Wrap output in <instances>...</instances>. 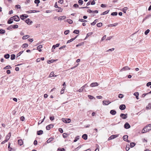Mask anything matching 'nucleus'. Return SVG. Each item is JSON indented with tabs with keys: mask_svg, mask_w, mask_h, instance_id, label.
<instances>
[{
	"mask_svg": "<svg viewBox=\"0 0 151 151\" xmlns=\"http://www.w3.org/2000/svg\"><path fill=\"white\" fill-rule=\"evenodd\" d=\"M151 130V124L147 125L142 129V133H145L150 130Z\"/></svg>",
	"mask_w": 151,
	"mask_h": 151,
	"instance_id": "f257e3e1",
	"label": "nucleus"
},
{
	"mask_svg": "<svg viewBox=\"0 0 151 151\" xmlns=\"http://www.w3.org/2000/svg\"><path fill=\"white\" fill-rule=\"evenodd\" d=\"M62 120L64 122L66 123H69L71 122V120L70 119L62 118Z\"/></svg>",
	"mask_w": 151,
	"mask_h": 151,
	"instance_id": "f03ea898",
	"label": "nucleus"
},
{
	"mask_svg": "<svg viewBox=\"0 0 151 151\" xmlns=\"http://www.w3.org/2000/svg\"><path fill=\"white\" fill-rule=\"evenodd\" d=\"M28 17V16L27 14H22L20 16V17L21 19L22 20H24L25 18H27Z\"/></svg>",
	"mask_w": 151,
	"mask_h": 151,
	"instance_id": "7ed1b4c3",
	"label": "nucleus"
},
{
	"mask_svg": "<svg viewBox=\"0 0 151 151\" xmlns=\"http://www.w3.org/2000/svg\"><path fill=\"white\" fill-rule=\"evenodd\" d=\"M118 137V135H111L109 139L108 140H110L111 139H114Z\"/></svg>",
	"mask_w": 151,
	"mask_h": 151,
	"instance_id": "20e7f679",
	"label": "nucleus"
},
{
	"mask_svg": "<svg viewBox=\"0 0 151 151\" xmlns=\"http://www.w3.org/2000/svg\"><path fill=\"white\" fill-rule=\"evenodd\" d=\"M120 116L123 119H125L127 118V114H121L120 115Z\"/></svg>",
	"mask_w": 151,
	"mask_h": 151,
	"instance_id": "39448f33",
	"label": "nucleus"
},
{
	"mask_svg": "<svg viewBox=\"0 0 151 151\" xmlns=\"http://www.w3.org/2000/svg\"><path fill=\"white\" fill-rule=\"evenodd\" d=\"M124 127L126 129H128L130 127V126L128 122L125 123L124 125Z\"/></svg>",
	"mask_w": 151,
	"mask_h": 151,
	"instance_id": "423d86ee",
	"label": "nucleus"
},
{
	"mask_svg": "<svg viewBox=\"0 0 151 151\" xmlns=\"http://www.w3.org/2000/svg\"><path fill=\"white\" fill-rule=\"evenodd\" d=\"M111 102L109 101L104 100L103 101V104L104 105H107L110 104Z\"/></svg>",
	"mask_w": 151,
	"mask_h": 151,
	"instance_id": "0eeeda50",
	"label": "nucleus"
},
{
	"mask_svg": "<svg viewBox=\"0 0 151 151\" xmlns=\"http://www.w3.org/2000/svg\"><path fill=\"white\" fill-rule=\"evenodd\" d=\"M13 17V20L16 21H18L20 20L19 17L17 15L14 16Z\"/></svg>",
	"mask_w": 151,
	"mask_h": 151,
	"instance_id": "6e6552de",
	"label": "nucleus"
},
{
	"mask_svg": "<svg viewBox=\"0 0 151 151\" xmlns=\"http://www.w3.org/2000/svg\"><path fill=\"white\" fill-rule=\"evenodd\" d=\"M130 68H129L128 66H125L123 67L121 70H120V71H125L128 70H130Z\"/></svg>",
	"mask_w": 151,
	"mask_h": 151,
	"instance_id": "1a4fd4ad",
	"label": "nucleus"
},
{
	"mask_svg": "<svg viewBox=\"0 0 151 151\" xmlns=\"http://www.w3.org/2000/svg\"><path fill=\"white\" fill-rule=\"evenodd\" d=\"M26 23L27 24H28L30 25L32 23V22L29 19H27L25 21Z\"/></svg>",
	"mask_w": 151,
	"mask_h": 151,
	"instance_id": "9d476101",
	"label": "nucleus"
},
{
	"mask_svg": "<svg viewBox=\"0 0 151 151\" xmlns=\"http://www.w3.org/2000/svg\"><path fill=\"white\" fill-rule=\"evenodd\" d=\"M119 108L121 110H124L126 109V106L124 104H122L120 106Z\"/></svg>",
	"mask_w": 151,
	"mask_h": 151,
	"instance_id": "9b49d317",
	"label": "nucleus"
},
{
	"mask_svg": "<svg viewBox=\"0 0 151 151\" xmlns=\"http://www.w3.org/2000/svg\"><path fill=\"white\" fill-rule=\"evenodd\" d=\"M99 85V84L97 82L92 83L90 85V86L91 87H93L94 86H97Z\"/></svg>",
	"mask_w": 151,
	"mask_h": 151,
	"instance_id": "f8f14e48",
	"label": "nucleus"
},
{
	"mask_svg": "<svg viewBox=\"0 0 151 151\" xmlns=\"http://www.w3.org/2000/svg\"><path fill=\"white\" fill-rule=\"evenodd\" d=\"M53 125L52 124H50L46 127V129L47 130H49L51 128L53 127Z\"/></svg>",
	"mask_w": 151,
	"mask_h": 151,
	"instance_id": "ddd939ff",
	"label": "nucleus"
},
{
	"mask_svg": "<svg viewBox=\"0 0 151 151\" xmlns=\"http://www.w3.org/2000/svg\"><path fill=\"white\" fill-rule=\"evenodd\" d=\"M78 36V35H77L75 37L72 38V39H70V40L67 41V43H69L70 42H71L73 41L74 40H75L76 39L77 37Z\"/></svg>",
	"mask_w": 151,
	"mask_h": 151,
	"instance_id": "4468645a",
	"label": "nucleus"
},
{
	"mask_svg": "<svg viewBox=\"0 0 151 151\" xmlns=\"http://www.w3.org/2000/svg\"><path fill=\"white\" fill-rule=\"evenodd\" d=\"M13 17H11L9 19L7 23L9 24H11L13 22Z\"/></svg>",
	"mask_w": 151,
	"mask_h": 151,
	"instance_id": "2eb2a0df",
	"label": "nucleus"
},
{
	"mask_svg": "<svg viewBox=\"0 0 151 151\" xmlns=\"http://www.w3.org/2000/svg\"><path fill=\"white\" fill-rule=\"evenodd\" d=\"M11 136V133L9 132L7 135L6 137V140L7 141L8 140L10 139V137Z\"/></svg>",
	"mask_w": 151,
	"mask_h": 151,
	"instance_id": "dca6fc26",
	"label": "nucleus"
},
{
	"mask_svg": "<svg viewBox=\"0 0 151 151\" xmlns=\"http://www.w3.org/2000/svg\"><path fill=\"white\" fill-rule=\"evenodd\" d=\"M18 143L20 146L22 145L23 143V141L21 139H19L18 141Z\"/></svg>",
	"mask_w": 151,
	"mask_h": 151,
	"instance_id": "f3484780",
	"label": "nucleus"
},
{
	"mask_svg": "<svg viewBox=\"0 0 151 151\" xmlns=\"http://www.w3.org/2000/svg\"><path fill=\"white\" fill-rule=\"evenodd\" d=\"M86 85L87 84L84 85L79 89L78 91L80 92H82L83 91V89L86 86Z\"/></svg>",
	"mask_w": 151,
	"mask_h": 151,
	"instance_id": "a211bd4d",
	"label": "nucleus"
},
{
	"mask_svg": "<svg viewBox=\"0 0 151 151\" xmlns=\"http://www.w3.org/2000/svg\"><path fill=\"white\" fill-rule=\"evenodd\" d=\"M116 113V112L114 110H111L110 111V113L112 115H115Z\"/></svg>",
	"mask_w": 151,
	"mask_h": 151,
	"instance_id": "6ab92c4d",
	"label": "nucleus"
},
{
	"mask_svg": "<svg viewBox=\"0 0 151 151\" xmlns=\"http://www.w3.org/2000/svg\"><path fill=\"white\" fill-rule=\"evenodd\" d=\"M82 138L84 140H86L88 138L87 135L86 134H83L82 136Z\"/></svg>",
	"mask_w": 151,
	"mask_h": 151,
	"instance_id": "aec40b11",
	"label": "nucleus"
},
{
	"mask_svg": "<svg viewBox=\"0 0 151 151\" xmlns=\"http://www.w3.org/2000/svg\"><path fill=\"white\" fill-rule=\"evenodd\" d=\"M151 17V14H149L146 16L143 19L142 22L146 20L147 19L149 18L150 17Z\"/></svg>",
	"mask_w": 151,
	"mask_h": 151,
	"instance_id": "412c9836",
	"label": "nucleus"
},
{
	"mask_svg": "<svg viewBox=\"0 0 151 151\" xmlns=\"http://www.w3.org/2000/svg\"><path fill=\"white\" fill-rule=\"evenodd\" d=\"M66 18V17L65 16H60L58 18V19L59 20H62Z\"/></svg>",
	"mask_w": 151,
	"mask_h": 151,
	"instance_id": "4be33fe9",
	"label": "nucleus"
},
{
	"mask_svg": "<svg viewBox=\"0 0 151 151\" xmlns=\"http://www.w3.org/2000/svg\"><path fill=\"white\" fill-rule=\"evenodd\" d=\"M42 47V45H40L38 46L37 47V50H38L39 52H41L42 50L41 49Z\"/></svg>",
	"mask_w": 151,
	"mask_h": 151,
	"instance_id": "5701e85b",
	"label": "nucleus"
},
{
	"mask_svg": "<svg viewBox=\"0 0 151 151\" xmlns=\"http://www.w3.org/2000/svg\"><path fill=\"white\" fill-rule=\"evenodd\" d=\"M146 109L147 110L151 109V103L148 104V106L146 107Z\"/></svg>",
	"mask_w": 151,
	"mask_h": 151,
	"instance_id": "b1692460",
	"label": "nucleus"
},
{
	"mask_svg": "<svg viewBox=\"0 0 151 151\" xmlns=\"http://www.w3.org/2000/svg\"><path fill=\"white\" fill-rule=\"evenodd\" d=\"M65 22H67L69 24H71L73 23V21L70 19H67L66 20H65Z\"/></svg>",
	"mask_w": 151,
	"mask_h": 151,
	"instance_id": "393cba45",
	"label": "nucleus"
},
{
	"mask_svg": "<svg viewBox=\"0 0 151 151\" xmlns=\"http://www.w3.org/2000/svg\"><path fill=\"white\" fill-rule=\"evenodd\" d=\"M128 136L127 135H125L123 137V139L124 141L127 140L128 138Z\"/></svg>",
	"mask_w": 151,
	"mask_h": 151,
	"instance_id": "a878e982",
	"label": "nucleus"
},
{
	"mask_svg": "<svg viewBox=\"0 0 151 151\" xmlns=\"http://www.w3.org/2000/svg\"><path fill=\"white\" fill-rule=\"evenodd\" d=\"M43 133V131L42 130H40L37 131V134L38 135H40L42 134Z\"/></svg>",
	"mask_w": 151,
	"mask_h": 151,
	"instance_id": "bb28decb",
	"label": "nucleus"
},
{
	"mask_svg": "<svg viewBox=\"0 0 151 151\" xmlns=\"http://www.w3.org/2000/svg\"><path fill=\"white\" fill-rule=\"evenodd\" d=\"M54 138L53 137H51L49 138L47 141V143L50 142L51 141H52L53 139Z\"/></svg>",
	"mask_w": 151,
	"mask_h": 151,
	"instance_id": "cd10ccee",
	"label": "nucleus"
},
{
	"mask_svg": "<svg viewBox=\"0 0 151 151\" xmlns=\"http://www.w3.org/2000/svg\"><path fill=\"white\" fill-rule=\"evenodd\" d=\"M4 57L5 58L7 59L9 58L10 55L9 54L7 53L5 54L4 55Z\"/></svg>",
	"mask_w": 151,
	"mask_h": 151,
	"instance_id": "c85d7f7f",
	"label": "nucleus"
},
{
	"mask_svg": "<svg viewBox=\"0 0 151 151\" xmlns=\"http://www.w3.org/2000/svg\"><path fill=\"white\" fill-rule=\"evenodd\" d=\"M109 10H107L103 12L102 13L101 15H105V14H107L109 12Z\"/></svg>",
	"mask_w": 151,
	"mask_h": 151,
	"instance_id": "c756f323",
	"label": "nucleus"
},
{
	"mask_svg": "<svg viewBox=\"0 0 151 151\" xmlns=\"http://www.w3.org/2000/svg\"><path fill=\"white\" fill-rule=\"evenodd\" d=\"M15 55L14 54H12L11 55V59L12 60H13L15 58Z\"/></svg>",
	"mask_w": 151,
	"mask_h": 151,
	"instance_id": "7c9ffc66",
	"label": "nucleus"
},
{
	"mask_svg": "<svg viewBox=\"0 0 151 151\" xmlns=\"http://www.w3.org/2000/svg\"><path fill=\"white\" fill-rule=\"evenodd\" d=\"M29 37V35H26L25 36H24L22 37V39L23 40H25L26 39H27Z\"/></svg>",
	"mask_w": 151,
	"mask_h": 151,
	"instance_id": "2f4dec72",
	"label": "nucleus"
},
{
	"mask_svg": "<svg viewBox=\"0 0 151 151\" xmlns=\"http://www.w3.org/2000/svg\"><path fill=\"white\" fill-rule=\"evenodd\" d=\"M28 46V45L27 43H24L22 45V47L23 48L27 47Z\"/></svg>",
	"mask_w": 151,
	"mask_h": 151,
	"instance_id": "473e14b6",
	"label": "nucleus"
},
{
	"mask_svg": "<svg viewBox=\"0 0 151 151\" xmlns=\"http://www.w3.org/2000/svg\"><path fill=\"white\" fill-rule=\"evenodd\" d=\"M40 0H35L34 2L35 4H37V6H38V4L40 3Z\"/></svg>",
	"mask_w": 151,
	"mask_h": 151,
	"instance_id": "72a5a7b5",
	"label": "nucleus"
},
{
	"mask_svg": "<svg viewBox=\"0 0 151 151\" xmlns=\"http://www.w3.org/2000/svg\"><path fill=\"white\" fill-rule=\"evenodd\" d=\"M136 145V143L134 142H131L130 144V147H133Z\"/></svg>",
	"mask_w": 151,
	"mask_h": 151,
	"instance_id": "f704fd0d",
	"label": "nucleus"
},
{
	"mask_svg": "<svg viewBox=\"0 0 151 151\" xmlns=\"http://www.w3.org/2000/svg\"><path fill=\"white\" fill-rule=\"evenodd\" d=\"M97 21H98L97 19H95L93 22L91 23V25H94L96 24V23L97 22Z\"/></svg>",
	"mask_w": 151,
	"mask_h": 151,
	"instance_id": "c9c22d12",
	"label": "nucleus"
},
{
	"mask_svg": "<svg viewBox=\"0 0 151 151\" xmlns=\"http://www.w3.org/2000/svg\"><path fill=\"white\" fill-rule=\"evenodd\" d=\"M92 34V32H89L87 34L85 39L87 38Z\"/></svg>",
	"mask_w": 151,
	"mask_h": 151,
	"instance_id": "e433bc0d",
	"label": "nucleus"
},
{
	"mask_svg": "<svg viewBox=\"0 0 151 151\" xmlns=\"http://www.w3.org/2000/svg\"><path fill=\"white\" fill-rule=\"evenodd\" d=\"M5 32V31L4 29H0V34H4Z\"/></svg>",
	"mask_w": 151,
	"mask_h": 151,
	"instance_id": "4c0bfd02",
	"label": "nucleus"
},
{
	"mask_svg": "<svg viewBox=\"0 0 151 151\" xmlns=\"http://www.w3.org/2000/svg\"><path fill=\"white\" fill-rule=\"evenodd\" d=\"M65 87L64 86L63 87V88H62V89H61V91H60V93L61 94H62L64 93V91L65 89Z\"/></svg>",
	"mask_w": 151,
	"mask_h": 151,
	"instance_id": "58836bf2",
	"label": "nucleus"
},
{
	"mask_svg": "<svg viewBox=\"0 0 151 151\" xmlns=\"http://www.w3.org/2000/svg\"><path fill=\"white\" fill-rule=\"evenodd\" d=\"M128 8L127 7H124L123 9V12L125 13L126 11L127 10Z\"/></svg>",
	"mask_w": 151,
	"mask_h": 151,
	"instance_id": "ea45409f",
	"label": "nucleus"
},
{
	"mask_svg": "<svg viewBox=\"0 0 151 151\" xmlns=\"http://www.w3.org/2000/svg\"><path fill=\"white\" fill-rule=\"evenodd\" d=\"M96 25L98 27H100L102 26V23L101 22L98 23Z\"/></svg>",
	"mask_w": 151,
	"mask_h": 151,
	"instance_id": "a19ab883",
	"label": "nucleus"
},
{
	"mask_svg": "<svg viewBox=\"0 0 151 151\" xmlns=\"http://www.w3.org/2000/svg\"><path fill=\"white\" fill-rule=\"evenodd\" d=\"M79 30H77V29L75 30L73 32V33H74L77 34H79Z\"/></svg>",
	"mask_w": 151,
	"mask_h": 151,
	"instance_id": "79ce46f5",
	"label": "nucleus"
},
{
	"mask_svg": "<svg viewBox=\"0 0 151 151\" xmlns=\"http://www.w3.org/2000/svg\"><path fill=\"white\" fill-rule=\"evenodd\" d=\"M58 9H57L56 11L58 12H62L63 11V9L60 8V7H59L58 8Z\"/></svg>",
	"mask_w": 151,
	"mask_h": 151,
	"instance_id": "37998d69",
	"label": "nucleus"
},
{
	"mask_svg": "<svg viewBox=\"0 0 151 151\" xmlns=\"http://www.w3.org/2000/svg\"><path fill=\"white\" fill-rule=\"evenodd\" d=\"M24 51H21L20 52H19L17 55V57H18L19 56H20V55Z\"/></svg>",
	"mask_w": 151,
	"mask_h": 151,
	"instance_id": "c03bdc74",
	"label": "nucleus"
},
{
	"mask_svg": "<svg viewBox=\"0 0 151 151\" xmlns=\"http://www.w3.org/2000/svg\"><path fill=\"white\" fill-rule=\"evenodd\" d=\"M12 67H11L10 65H7L4 68V69H11V68Z\"/></svg>",
	"mask_w": 151,
	"mask_h": 151,
	"instance_id": "a18cd8bd",
	"label": "nucleus"
},
{
	"mask_svg": "<svg viewBox=\"0 0 151 151\" xmlns=\"http://www.w3.org/2000/svg\"><path fill=\"white\" fill-rule=\"evenodd\" d=\"M83 44H84V42H81L80 43H79V44L77 45H76V47H79V46H81V45H83Z\"/></svg>",
	"mask_w": 151,
	"mask_h": 151,
	"instance_id": "49530a36",
	"label": "nucleus"
},
{
	"mask_svg": "<svg viewBox=\"0 0 151 151\" xmlns=\"http://www.w3.org/2000/svg\"><path fill=\"white\" fill-rule=\"evenodd\" d=\"M117 15V13L116 12H113L111 14V16H116Z\"/></svg>",
	"mask_w": 151,
	"mask_h": 151,
	"instance_id": "de8ad7c7",
	"label": "nucleus"
},
{
	"mask_svg": "<svg viewBox=\"0 0 151 151\" xmlns=\"http://www.w3.org/2000/svg\"><path fill=\"white\" fill-rule=\"evenodd\" d=\"M12 26L13 29L17 28L18 27V26L17 25H12Z\"/></svg>",
	"mask_w": 151,
	"mask_h": 151,
	"instance_id": "09e8293b",
	"label": "nucleus"
},
{
	"mask_svg": "<svg viewBox=\"0 0 151 151\" xmlns=\"http://www.w3.org/2000/svg\"><path fill=\"white\" fill-rule=\"evenodd\" d=\"M150 30L149 29H147L146 30L145 32V35H147L150 32Z\"/></svg>",
	"mask_w": 151,
	"mask_h": 151,
	"instance_id": "8fccbe9b",
	"label": "nucleus"
},
{
	"mask_svg": "<svg viewBox=\"0 0 151 151\" xmlns=\"http://www.w3.org/2000/svg\"><path fill=\"white\" fill-rule=\"evenodd\" d=\"M63 136L64 138H66L68 136V134L66 133H64L63 134Z\"/></svg>",
	"mask_w": 151,
	"mask_h": 151,
	"instance_id": "3c124183",
	"label": "nucleus"
},
{
	"mask_svg": "<svg viewBox=\"0 0 151 151\" xmlns=\"http://www.w3.org/2000/svg\"><path fill=\"white\" fill-rule=\"evenodd\" d=\"M83 1L82 0H79L78 1V3L81 5H82L83 3Z\"/></svg>",
	"mask_w": 151,
	"mask_h": 151,
	"instance_id": "603ef678",
	"label": "nucleus"
},
{
	"mask_svg": "<svg viewBox=\"0 0 151 151\" xmlns=\"http://www.w3.org/2000/svg\"><path fill=\"white\" fill-rule=\"evenodd\" d=\"M79 21L81 22H87V21L86 20L83 19H79Z\"/></svg>",
	"mask_w": 151,
	"mask_h": 151,
	"instance_id": "864d4df0",
	"label": "nucleus"
},
{
	"mask_svg": "<svg viewBox=\"0 0 151 151\" xmlns=\"http://www.w3.org/2000/svg\"><path fill=\"white\" fill-rule=\"evenodd\" d=\"M58 151H65V149L64 148H58Z\"/></svg>",
	"mask_w": 151,
	"mask_h": 151,
	"instance_id": "5fc2aeb1",
	"label": "nucleus"
},
{
	"mask_svg": "<svg viewBox=\"0 0 151 151\" xmlns=\"http://www.w3.org/2000/svg\"><path fill=\"white\" fill-rule=\"evenodd\" d=\"M79 136H77V137H76L75 138L74 140H73V142H76L79 139Z\"/></svg>",
	"mask_w": 151,
	"mask_h": 151,
	"instance_id": "6e6d98bb",
	"label": "nucleus"
},
{
	"mask_svg": "<svg viewBox=\"0 0 151 151\" xmlns=\"http://www.w3.org/2000/svg\"><path fill=\"white\" fill-rule=\"evenodd\" d=\"M12 28H13V27H12V25H11L10 26L8 27L7 28V30H10L12 29Z\"/></svg>",
	"mask_w": 151,
	"mask_h": 151,
	"instance_id": "4d7b16f0",
	"label": "nucleus"
},
{
	"mask_svg": "<svg viewBox=\"0 0 151 151\" xmlns=\"http://www.w3.org/2000/svg\"><path fill=\"white\" fill-rule=\"evenodd\" d=\"M54 73H53V72H52L50 73V75H49V77H53V76H54Z\"/></svg>",
	"mask_w": 151,
	"mask_h": 151,
	"instance_id": "13d9d810",
	"label": "nucleus"
},
{
	"mask_svg": "<svg viewBox=\"0 0 151 151\" xmlns=\"http://www.w3.org/2000/svg\"><path fill=\"white\" fill-rule=\"evenodd\" d=\"M54 61V60H48L47 61V63L49 64L50 63H52Z\"/></svg>",
	"mask_w": 151,
	"mask_h": 151,
	"instance_id": "bf43d9fd",
	"label": "nucleus"
},
{
	"mask_svg": "<svg viewBox=\"0 0 151 151\" xmlns=\"http://www.w3.org/2000/svg\"><path fill=\"white\" fill-rule=\"evenodd\" d=\"M123 97H124V95L122 94H120L119 95L118 97L119 98H121V99Z\"/></svg>",
	"mask_w": 151,
	"mask_h": 151,
	"instance_id": "052dcab7",
	"label": "nucleus"
},
{
	"mask_svg": "<svg viewBox=\"0 0 151 151\" xmlns=\"http://www.w3.org/2000/svg\"><path fill=\"white\" fill-rule=\"evenodd\" d=\"M69 32V30H65L64 32V34L65 35H67V34H68Z\"/></svg>",
	"mask_w": 151,
	"mask_h": 151,
	"instance_id": "680f3d73",
	"label": "nucleus"
},
{
	"mask_svg": "<svg viewBox=\"0 0 151 151\" xmlns=\"http://www.w3.org/2000/svg\"><path fill=\"white\" fill-rule=\"evenodd\" d=\"M134 95L135 96H138L139 95V93L138 92H136L134 93Z\"/></svg>",
	"mask_w": 151,
	"mask_h": 151,
	"instance_id": "e2e57ef3",
	"label": "nucleus"
},
{
	"mask_svg": "<svg viewBox=\"0 0 151 151\" xmlns=\"http://www.w3.org/2000/svg\"><path fill=\"white\" fill-rule=\"evenodd\" d=\"M58 130L61 133H63V130L61 128H59L58 129Z\"/></svg>",
	"mask_w": 151,
	"mask_h": 151,
	"instance_id": "0e129e2a",
	"label": "nucleus"
},
{
	"mask_svg": "<svg viewBox=\"0 0 151 151\" xmlns=\"http://www.w3.org/2000/svg\"><path fill=\"white\" fill-rule=\"evenodd\" d=\"M73 6L75 8H78L79 7V6L77 4H75L73 5Z\"/></svg>",
	"mask_w": 151,
	"mask_h": 151,
	"instance_id": "69168bd1",
	"label": "nucleus"
},
{
	"mask_svg": "<svg viewBox=\"0 0 151 151\" xmlns=\"http://www.w3.org/2000/svg\"><path fill=\"white\" fill-rule=\"evenodd\" d=\"M88 97L90 99H93L94 98V97L92 96L88 95Z\"/></svg>",
	"mask_w": 151,
	"mask_h": 151,
	"instance_id": "338daca9",
	"label": "nucleus"
},
{
	"mask_svg": "<svg viewBox=\"0 0 151 151\" xmlns=\"http://www.w3.org/2000/svg\"><path fill=\"white\" fill-rule=\"evenodd\" d=\"M146 85L148 87L151 86V82H148V83H147Z\"/></svg>",
	"mask_w": 151,
	"mask_h": 151,
	"instance_id": "774afa93",
	"label": "nucleus"
}]
</instances>
